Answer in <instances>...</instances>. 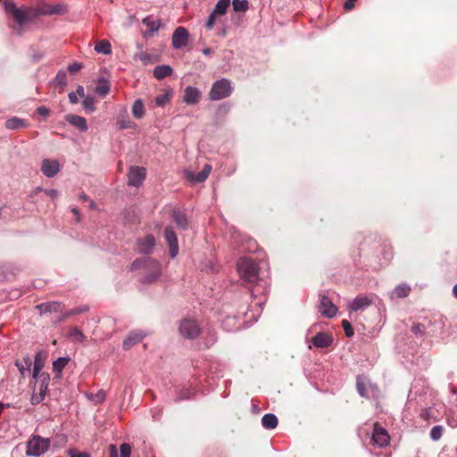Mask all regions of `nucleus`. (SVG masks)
<instances>
[{
    "mask_svg": "<svg viewBox=\"0 0 457 457\" xmlns=\"http://www.w3.org/2000/svg\"><path fill=\"white\" fill-rule=\"evenodd\" d=\"M4 6L6 12L11 13L19 24L31 21L42 15L59 14L65 12L62 5H51L45 3L38 4L36 6L18 8L14 3L5 2Z\"/></svg>",
    "mask_w": 457,
    "mask_h": 457,
    "instance_id": "f257e3e1",
    "label": "nucleus"
},
{
    "mask_svg": "<svg viewBox=\"0 0 457 457\" xmlns=\"http://www.w3.org/2000/svg\"><path fill=\"white\" fill-rule=\"evenodd\" d=\"M237 270L243 280L255 284L259 280V266L251 258L244 257L237 262Z\"/></svg>",
    "mask_w": 457,
    "mask_h": 457,
    "instance_id": "f03ea898",
    "label": "nucleus"
},
{
    "mask_svg": "<svg viewBox=\"0 0 457 457\" xmlns=\"http://www.w3.org/2000/svg\"><path fill=\"white\" fill-rule=\"evenodd\" d=\"M50 447V440L39 436H33L27 443V455L39 456Z\"/></svg>",
    "mask_w": 457,
    "mask_h": 457,
    "instance_id": "7ed1b4c3",
    "label": "nucleus"
},
{
    "mask_svg": "<svg viewBox=\"0 0 457 457\" xmlns=\"http://www.w3.org/2000/svg\"><path fill=\"white\" fill-rule=\"evenodd\" d=\"M231 94L230 81L221 79L213 83L210 92L209 98L212 101H218L228 97Z\"/></svg>",
    "mask_w": 457,
    "mask_h": 457,
    "instance_id": "20e7f679",
    "label": "nucleus"
},
{
    "mask_svg": "<svg viewBox=\"0 0 457 457\" xmlns=\"http://www.w3.org/2000/svg\"><path fill=\"white\" fill-rule=\"evenodd\" d=\"M180 335L188 339H193L200 335L201 328L195 320L184 319L180 321L179 328Z\"/></svg>",
    "mask_w": 457,
    "mask_h": 457,
    "instance_id": "39448f33",
    "label": "nucleus"
},
{
    "mask_svg": "<svg viewBox=\"0 0 457 457\" xmlns=\"http://www.w3.org/2000/svg\"><path fill=\"white\" fill-rule=\"evenodd\" d=\"M146 177V170L144 167L131 166L128 172V185L139 187Z\"/></svg>",
    "mask_w": 457,
    "mask_h": 457,
    "instance_id": "423d86ee",
    "label": "nucleus"
},
{
    "mask_svg": "<svg viewBox=\"0 0 457 457\" xmlns=\"http://www.w3.org/2000/svg\"><path fill=\"white\" fill-rule=\"evenodd\" d=\"M333 336L327 332H319L312 339V345H309L311 349L312 346L316 348H327L333 344Z\"/></svg>",
    "mask_w": 457,
    "mask_h": 457,
    "instance_id": "0eeeda50",
    "label": "nucleus"
},
{
    "mask_svg": "<svg viewBox=\"0 0 457 457\" xmlns=\"http://www.w3.org/2000/svg\"><path fill=\"white\" fill-rule=\"evenodd\" d=\"M371 439L374 445L384 447L389 444L390 436L385 428L376 424Z\"/></svg>",
    "mask_w": 457,
    "mask_h": 457,
    "instance_id": "6e6552de",
    "label": "nucleus"
},
{
    "mask_svg": "<svg viewBox=\"0 0 457 457\" xmlns=\"http://www.w3.org/2000/svg\"><path fill=\"white\" fill-rule=\"evenodd\" d=\"M319 312L327 318H333L337 313V307L328 297L322 295L319 304Z\"/></svg>",
    "mask_w": 457,
    "mask_h": 457,
    "instance_id": "1a4fd4ad",
    "label": "nucleus"
},
{
    "mask_svg": "<svg viewBox=\"0 0 457 457\" xmlns=\"http://www.w3.org/2000/svg\"><path fill=\"white\" fill-rule=\"evenodd\" d=\"M165 240L169 245L170 254L172 258L176 257L179 253V245L177 235L171 227H167L164 230Z\"/></svg>",
    "mask_w": 457,
    "mask_h": 457,
    "instance_id": "9d476101",
    "label": "nucleus"
},
{
    "mask_svg": "<svg viewBox=\"0 0 457 457\" xmlns=\"http://www.w3.org/2000/svg\"><path fill=\"white\" fill-rule=\"evenodd\" d=\"M231 1L230 0H219L215 5V8L212 14L210 15L206 26L212 27L213 26L214 20L217 16L224 15L227 12V9L229 7Z\"/></svg>",
    "mask_w": 457,
    "mask_h": 457,
    "instance_id": "9b49d317",
    "label": "nucleus"
},
{
    "mask_svg": "<svg viewBox=\"0 0 457 457\" xmlns=\"http://www.w3.org/2000/svg\"><path fill=\"white\" fill-rule=\"evenodd\" d=\"M36 309L39 312L40 315H43L51 312H62L64 309V306L61 302L51 301L37 304Z\"/></svg>",
    "mask_w": 457,
    "mask_h": 457,
    "instance_id": "f8f14e48",
    "label": "nucleus"
},
{
    "mask_svg": "<svg viewBox=\"0 0 457 457\" xmlns=\"http://www.w3.org/2000/svg\"><path fill=\"white\" fill-rule=\"evenodd\" d=\"M41 170L47 178H53L60 170V165L57 160L44 159L42 162Z\"/></svg>",
    "mask_w": 457,
    "mask_h": 457,
    "instance_id": "ddd939ff",
    "label": "nucleus"
},
{
    "mask_svg": "<svg viewBox=\"0 0 457 457\" xmlns=\"http://www.w3.org/2000/svg\"><path fill=\"white\" fill-rule=\"evenodd\" d=\"M201 98V92L196 87L188 86L184 90L183 101L189 105L196 104Z\"/></svg>",
    "mask_w": 457,
    "mask_h": 457,
    "instance_id": "4468645a",
    "label": "nucleus"
},
{
    "mask_svg": "<svg viewBox=\"0 0 457 457\" xmlns=\"http://www.w3.org/2000/svg\"><path fill=\"white\" fill-rule=\"evenodd\" d=\"M373 303L372 297L367 296V295H361L355 297L349 304V308L353 311L357 312L362 309H365L371 305Z\"/></svg>",
    "mask_w": 457,
    "mask_h": 457,
    "instance_id": "2eb2a0df",
    "label": "nucleus"
},
{
    "mask_svg": "<svg viewBox=\"0 0 457 457\" xmlns=\"http://www.w3.org/2000/svg\"><path fill=\"white\" fill-rule=\"evenodd\" d=\"M212 170V166L210 164H205L202 171H200L198 174H195L191 171H187L186 176L187 179L192 182H204L208 176L210 175Z\"/></svg>",
    "mask_w": 457,
    "mask_h": 457,
    "instance_id": "dca6fc26",
    "label": "nucleus"
},
{
    "mask_svg": "<svg viewBox=\"0 0 457 457\" xmlns=\"http://www.w3.org/2000/svg\"><path fill=\"white\" fill-rule=\"evenodd\" d=\"M155 245V238L153 235H147L137 242L138 251L142 253H149Z\"/></svg>",
    "mask_w": 457,
    "mask_h": 457,
    "instance_id": "f3484780",
    "label": "nucleus"
},
{
    "mask_svg": "<svg viewBox=\"0 0 457 457\" xmlns=\"http://www.w3.org/2000/svg\"><path fill=\"white\" fill-rule=\"evenodd\" d=\"M188 41L187 30H175L172 36V46L179 49L187 46Z\"/></svg>",
    "mask_w": 457,
    "mask_h": 457,
    "instance_id": "a211bd4d",
    "label": "nucleus"
},
{
    "mask_svg": "<svg viewBox=\"0 0 457 457\" xmlns=\"http://www.w3.org/2000/svg\"><path fill=\"white\" fill-rule=\"evenodd\" d=\"M65 120L72 126L78 128L80 131H86L87 129V120L84 117L69 114L65 117Z\"/></svg>",
    "mask_w": 457,
    "mask_h": 457,
    "instance_id": "6ab92c4d",
    "label": "nucleus"
},
{
    "mask_svg": "<svg viewBox=\"0 0 457 457\" xmlns=\"http://www.w3.org/2000/svg\"><path fill=\"white\" fill-rule=\"evenodd\" d=\"M144 337H145V336L143 334H141V333H131V334H129L128 336V337H126L123 340V344H122L123 349L124 350L130 349L134 345H136L138 343H140L143 340Z\"/></svg>",
    "mask_w": 457,
    "mask_h": 457,
    "instance_id": "aec40b11",
    "label": "nucleus"
},
{
    "mask_svg": "<svg viewBox=\"0 0 457 457\" xmlns=\"http://www.w3.org/2000/svg\"><path fill=\"white\" fill-rule=\"evenodd\" d=\"M42 377L44 378V379L42 380V383H41V386H40V394H39V395H33L31 397L32 404L39 403L41 401H43V399L45 397V393H46V388H47V383H48V380H49V376L47 374L43 373Z\"/></svg>",
    "mask_w": 457,
    "mask_h": 457,
    "instance_id": "412c9836",
    "label": "nucleus"
},
{
    "mask_svg": "<svg viewBox=\"0 0 457 457\" xmlns=\"http://www.w3.org/2000/svg\"><path fill=\"white\" fill-rule=\"evenodd\" d=\"M27 126L26 120L18 117L10 118L5 121V127L8 129H20Z\"/></svg>",
    "mask_w": 457,
    "mask_h": 457,
    "instance_id": "4be33fe9",
    "label": "nucleus"
},
{
    "mask_svg": "<svg viewBox=\"0 0 457 457\" xmlns=\"http://www.w3.org/2000/svg\"><path fill=\"white\" fill-rule=\"evenodd\" d=\"M172 73V68L169 65H159L154 70V76L157 79H162Z\"/></svg>",
    "mask_w": 457,
    "mask_h": 457,
    "instance_id": "5701e85b",
    "label": "nucleus"
},
{
    "mask_svg": "<svg viewBox=\"0 0 457 457\" xmlns=\"http://www.w3.org/2000/svg\"><path fill=\"white\" fill-rule=\"evenodd\" d=\"M172 219L179 228H180L182 229H185L187 228L188 220H187L186 214L182 213L181 212L173 211Z\"/></svg>",
    "mask_w": 457,
    "mask_h": 457,
    "instance_id": "b1692460",
    "label": "nucleus"
},
{
    "mask_svg": "<svg viewBox=\"0 0 457 457\" xmlns=\"http://www.w3.org/2000/svg\"><path fill=\"white\" fill-rule=\"evenodd\" d=\"M88 310H89V308L87 305L71 309L66 312L62 313V315L58 318L57 321L58 322L63 321L66 319H68L69 317L78 315V314H80L83 312H88Z\"/></svg>",
    "mask_w": 457,
    "mask_h": 457,
    "instance_id": "393cba45",
    "label": "nucleus"
},
{
    "mask_svg": "<svg viewBox=\"0 0 457 457\" xmlns=\"http://www.w3.org/2000/svg\"><path fill=\"white\" fill-rule=\"evenodd\" d=\"M70 358L69 357H60L53 363V370L54 372L56 373V376L58 378H61L62 371L64 369V367L69 363Z\"/></svg>",
    "mask_w": 457,
    "mask_h": 457,
    "instance_id": "a878e982",
    "label": "nucleus"
},
{
    "mask_svg": "<svg viewBox=\"0 0 457 457\" xmlns=\"http://www.w3.org/2000/svg\"><path fill=\"white\" fill-rule=\"evenodd\" d=\"M262 423L265 428H275L278 425V419L274 414H265L262 419Z\"/></svg>",
    "mask_w": 457,
    "mask_h": 457,
    "instance_id": "bb28decb",
    "label": "nucleus"
},
{
    "mask_svg": "<svg viewBox=\"0 0 457 457\" xmlns=\"http://www.w3.org/2000/svg\"><path fill=\"white\" fill-rule=\"evenodd\" d=\"M44 367V361L41 358L40 353H37L34 360V369H33V378H37V377L42 378V380L44 378L42 377V374H40L41 370Z\"/></svg>",
    "mask_w": 457,
    "mask_h": 457,
    "instance_id": "cd10ccee",
    "label": "nucleus"
},
{
    "mask_svg": "<svg viewBox=\"0 0 457 457\" xmlns=\"http://www.w3.org/2000/svg\"><path fill=\"white\" fill-rule=\"evenodd\" d=\"M133 116L137 119H141L145 115V107L142 100L137 99L134 102L132 106Z\"/></svg>",
    "mask_w": 457,
    "mask_h": 457,
    "instance_id": "c85d7f7f",
    "label": "nucleus"
},
{
    "mask_svg": "<svg viewBox=\"0 0 457 457\" xmlns=\"http://www.w3.org/2000/svg\"><path fill=\"white\" fill-rule=\"evenodd\" d=\"M95 50L97 53H102L104 54H109L112 52L111 44L108 40L103 39L97 42L95 46Z\"/></svg>",
    "mask_w": 457,
    "mask_h": 457,
    "instance_id": "c756f323",
    "label": "nucleus"
},
{
    "mask_svg": "<svg viewBox=\"0 0 457 457\" xmlns=\"http://www.w3.org/2000/svg\"><path fill=\"white\" fill-rule=\"evenodd\" d=\"M230 4L236 12H245L249 8L248 0H233Z\"/></svg>",
    "mask_w": 457,
    "mask_h": 457,
    "instance_id": "7c9ffc66",
    "label": "nucleus"
},
{
    "mask_svg": "<svg viewBox=\"0 0 457 457\" xmlns=\"http://www.w3.org/2000/svg\"><path fill=\"white\" fill-rule=\"evenodd\" d=\"M110 91V84L109 82L104 79H101L98 80V84H97V87L96 88V92L102 96H106Z\"/></svg>",
    "mask_w": 457,
    "mask_h": 457,
    "instance_id": "2f4dec72",
    "label": "nucleus"
},
{
    "mask_svg": "<svg viewBox=\"0 0 457 457\" xmlns=\"http://www.w3.org/2000/svg\"><path fill=\"white\" fill-rule=\"evenodd\" d=\"M143 24L148 27V29H160L163 26L159 19L153 16L145 18L143 20Z\"/></svg>",
    "mask_w": 457,
    "mask_h": 457,
    "instance_id": "473e14b6",
    "label": "nucleus"
},
{
    "mask_svg": "<svg viewBox=\"0 0 457 457\" xmlns=\"http://www.w3.org/2000/svg\"><path fill=\"white\" fill-rule=\"evenodd\" d=\"M411 291V287L406 284H402L396 287L393 294L399 298L406 297Z\"/></svg>",
    "mask_w": 457,
    "mask_h": 457,
    "instance_id": "72a5a7b5",
    "label": "nucleus"
},
{
    "mask_svg": "<svg viewBox=\"0 0 457 457\" xmlns=\"http://www.w3.org/2000/svg\"><path fill=\"white\" fill-rule=\"evenodd\" d=\"M70 337L72 338L73 341L76 342H84L86 339V337L83 334V332L77 327H74L71 329Z\"/></svg>",
    "mask_w": 457,
    "mask_h": 457,
    "instance_id": "f704fd0d",
    "label": "nucleus"
},
{
    "mask_svg": "<svg viewBox=\"0 0 457 457\" xmlns=\"http://www.w3.org/2000/svg\"><path fill=\"white\" fill-rule=\"evenodd\" d=\"M357 391L362 397H367V387H366V381L364 378L358 377L357 378Z\"/></svg>",
    "mask_w": 457,
    "mask_h": 457,
    "instance_id": "c9c22d12",
    "label": "nucleus"
},
{
    "mask_svg": "<svg viewBox=\"0 0 457 457\" xmlns=\"http://www.w3.org/2000/svg\"><path fill=\"white\" fill-rule=\"evenodd\" d=\"M170 99V93L166 92L164 94L159 95L155 98V103L159 106H163L166 104Z\"/></svg>",
    "mask_w": 457,
    "mask_h": 457,
    "instance_id": "e433bc0d",
    "label": "nucleus"
},
{
    "mask_svg": "<svg viewBox=\"0 0 457 457\" xmlns=\"http://www.w3.org/2000/svg\"><path fill=\"white\" fill-rule=\"evenodd\" d=\"M443 435V428L441 426H435L430 431V437L436 441L441 438Z\"/></svg>",
    "mask_w": 457,
    "mask_h": 457,
    "instance_id": "4c0bfd02",
    "label": "nucleus"
},
{
    "mask_svg": "<svg viewBox=\"0 0 457 457\" xmlns=\"http://www.w3.org/2000/svg\"><path fill=\"white\" fill-rule=\"evenodd\" d=\"M24 363H25V366L21 364L19 361L16 362V365L21 374L22 377L25 376V371L26 370H29V367L31 365V361L29 360V358H25L24 359Z\"/></svg>",
    "mask_w": 457,
    "mask_h": 457,
    "instance_id": "58836bf2",
    "label": "nucleus"
},
{
    "mask_svg": "<svg viewBox=\"0 0 457 457\" xmlns=\"http://www.w3.org/2000/svg\"><path fill=\"white\" fill-rule=\"evenodd\" d=\"M95 98L92 97V96H87L85 97V99L83 100V106L85 109L87 110H89V111H94L95 110Z\"/></svg>",
    "mask_w": 457,
    "mask_h": 457,
    "instance_id": "ea45409f",
    "label": "nucleus"
},
{
    "mask_svg": "<svg viewBox=\"0 0 457 457\" xmlns=\"http://www.w3.org/2000/svg\"><path fill=\"white\" fill-rule=\"evenodd\" d=\"M342 327L344 328V331L347 337H351L353 336V327L351 325V323L346 320H344L342 321Z\"/></svg>",
    "mask_w": 457,
    "mask_h": 457,
    "instance_id": "a19ab883",
    "label": "nucleus"
},
{
    "mask_svg": "<svg viewBox=\"0 0 457 457\" xmlns=\"http://www.w3.org/2000/svg\"><path fill=\"white\" fill-rule=\"evenodd\" d=\"M120 457H130L131 454V447L129 444L124 443L120 447Z\"/></svg>",
    "mask_w": 457,
    "mask_h": 457,
    "instance_id": "79ce46f5",
    "label": "nucleus"
},
{
    "mask_svg": "<svg viewBox=\"0 0 457 457\" xmlns=\"http://www.w3.org/2000/svg\"><path fill=\"white\" fill-rule=\"evenodd\" d=\"M357 0H346L344 4V9L347 12L352 11L356 4Z\"/></svg>",
    "mask_w": 457,
    "mask_h": 457,
    "instance_id": "37998d69",
    "label": "nucleus"
},
{
    "mask_svg": "<svg viewBox=\"0 0 457 457\" xmlns=\"http://www.w3.org/2000/svg\"><path fill=\"white\" fill-rule=\"evenodd\" d=\"M69 455L70 457H90L88 453L77 452L76 450H70Z\"/></svg>",
    "mask_w": 457,
    "mask_h": 457,
    "instance_id": "c03bdc74",
    "label": "nucleus"
},
{
    "mask_svg": "<svg viewBox=\"0 0 457 457\" xmlns=\"http://www.w3.org/2000/svg\"><path fill=\"white\" fill-rule=\"evenodd\" d=\"M82 68L81 63L79 62H74L71 65H69L68 70L71 73H75L79 71Z\"/></svg>",
    "mask_w": 457,
    "mask_h": 457,
    "instance_id": "a18cd8bd",
    "label": "nucleus"
},
{
    "mask_svg": "<svg viewBox=\"0 0 457 457\" xmlns=\"http://www.w3.org/2000/svg\"><path fill=\"white\" fill-rule=\"evenodd\" d=\"M37 113L39 115L46 116V117L48 116L49 113H50L49 109L46 108V106H39V107H37Z\"/></svg>",
    "mask_w": 457,
    "mask_h": 457,
    "instance_id": "49530a36",
    "label": "nucleus"
},
{
    "mask_svg": "<svg viewBox=\"0 0 457 457\" xmlns=\"http://www.w3.org/2000/svg\"><path fill=\"white\" fill-rule=\"evenodd\" d=\"M145 263L148 264L149 266L153 267L155 270V277L154 278H156L160 275V268L156 262H152V261H145Z\"/></svg>",
    "mask_w": 457,
    "mask_h": 457,
    "instance_id": "de8ad7c7",
    "label": "nucleus"
},
{
    "mask_svg": "<svg viewBox=\"0 0 457 457\" xmlns=\"http://www.w3.org/2000/svg\"><path fill=\"white\" fill-rule=\"evenodd\" d=\"M110 457H118V452L114 445L109 446Z\"/></svg>",
    "mask_w": 457,
    "mask_h": 457,
    "instance_id": "09e8293b",
    "label": "nucleus"
},
{
    "mask_svg": "<svg viewBox=\"0 0 457 457\" xmlns=\"http://www.w3.org/2000/svg\"><path fill=\"white\" fill-rule=\"evenodd\" d=\"M56 79H58L60 83L64 84L65 79H66V74L64 72H58V74L56 76Z\"/></svg>",
    "mask_w": 457,
    "mask_h": 457,
    "instance_id": "8fccbe9b",
    "label": "nucleus"
},
{
    "mask_svg": "<svg viewBox=\"0 0 457 457\" xmlns=\"http://www.w3.org/2000/svg\"><path fill=\"white\" fill-rule=\"evenodd\" d=\"M69 99H70L71 103L76 104L78 102L77 94L74 93V92L70 93L69 94Z\"/></svg>",
    "mask_w": 457,
    "mask_h": 457,
    "instance_id": "3c124183",
    "label": "nucleus"
},
{
    "mask_svg": "<svg viewBox=\"0 0 457 457\" xmlns=\"http://www.w3.org/2000/svg\"><path fill=\"white\" fill-rule=\"evenodd\" d=\"M71 212H72V213L76 216V220H77V222H79V221L81 220V215H80V213H79V210H78V209H76V208H73V209L71 210Z\"/></svg>",
    "mask_w": 457,
    "mask_h": 457,
    "instance_id": "603ef678",
    "label": "nucleus"
},
{
    "mask_svg": "<svg viewBox=\"0 0 457 457\" xmlns=\"http://www.w3.org/2000/svg\"><path fill=\"white\" fill-rule=\"evenodd\" d=\"M76 94L80 96L81 97L84 96V88L81 86H79L76 91Z\"/></svg>",
    "mask_w": 457,
    "mask_h": 457,
    "instance_id": "864d4df0",
    "label": "nucleus"
},
{
    "mask_svg": "<svg viewBox=\"0 0 457 457\" xmlns=\"http://www.w3.org/2000/svg\"><path fill=\"white\" fill-rule=\"evenodd\" d=\"M47 194H48V195H50L51 197H55V196H57L58 192H57V190H55V189H50V190H48V191H47Z\"/></svg>",
    "mask_w": 457,
    "mask_h": 457,
    "instance_id": "5fc2aeb1",
    "label": "nucleus"
},
{
    "mask_svg": "<svg viewBox=\"0 0 457 457\" xmlns=\"http://www.w3.org/2000/svg\"><path fill=\"white\" fill-rule=\"evenodd\" d=\"M369 387H370L372 391H376V392H377V391L378 390V386H377V385H375V384H371V383H370V384H369Z\"/></svg>",
    "mask_w": 457,
    "mask_h": 457,
    "instance_id": "6e6d98bb",
    "label": "nucleus"
},
{
    "mask_svg": "<svg viewBox=\"0 0 457 457\" xmlns=\"http://www.w3.org/2000/svg\"><path fill=\"white\" fill-rule=\"evenodd\" d=\"M129 123H127V122H120V129H127V128H129Z\"/></svg>",
    "mask_w": 457,
    "mask_h": 457,
    "instance_id": "4d7b16f0",
    "label": "nucleus"
},
{
    "mask_svg": "<svg viewBox=\"0 0 457 457\" xmlns=\"http://www.w3.org/2000/svg\"><path fill=\"white\" fill-rule=\"evenodd\" d=\"M89 207L90 209H96V204L94 201H90V204H89Z\"/></svg>",
    "mask_w": 457,
    "mask_h": 457,
    "instance_id": "13d9d810",
    "label": "nucleus"
},
{
    "mask_svg": "<svg viewBox=\"0 0 457 457\" xmlns=\"http://www.w3.org/2000/svg\"><path fill=\"white\" fill-rule=\"evenodd\" d=\"M453 294L457 298V284L453 287Z\"/></svg>",
    "mask_w": 457,
    "mask_h": 457,
    "instance_id": "bf43d9fd",
    "label": "nucleus"
},
{
    "mask_svg": "<svg viewBox=\"0 0 457 457\" xmlns=\"http://www.w3.org/2000/svg\"><path fill=\"white\" fill-rule=\"evenodd\" d=\"M203 53H204L205 55H208V54H210L211 50H210V48H205V49H204V50H203Z\"/></svg>",
    "mask_w": 457,
    "mask_h": 457,
    "instance_id": "052dcab7",
    "label": "nucleus"
},
{
    "mask_svg": "<svg viewBox=\"0 0 457 457\" xmlns=\"http://www.w3.org/2000/svg\"><path fill=\"white\" fill-rule=\"evenodd\" d=\"M137 265H138V262L137 261L134 262L132 264V269H136L137 267Z\"/></svg>",
    "mask_w": 457,
    "mask_h": 457,
    "instance_id": "680f3d73",
    "label": "nucleus"
},
{
    "mask_svg": "<svg viewBox=\"0 0 457 457\" xmlns=\"http://www.w3.org/2000/svg\"><path fill=\"white\" fill-rule=\"evenodd\" d=\"M79 197L85 201L87 200V196L86 195H81Z\"/></svg>",
    "mask_w": 457,
    "mask_h": 457,
    "instance_id": "e2e57ef3",
    "label": "nucleus"
},
{
    "mask_svg": "<svg viewBox=\"0 0 457 457\" xmlns=\"http://www.w3.org/2000/svg\"><path fill=\"white\" fill-rule=\"evenodd\" d=\"M98 398H100L101 400H104V395H98Z\"/></svg>",
    "mask_w": 457,
    "mask_h": 457,
    "instance_id": "0e129e2a",
    "label": "nucleus"
},
{
    "mask_svg": "<svg viewBox=\"0 0 457 457\" xmlns=\"http://www.w3.org/2000/svg\"><path fill=\"white\" fill-rule=\"evenodd\" d=\"M98 398H100L101 400H104V395H98Z\"/></svg>",
    "mask_w": 457,
    "mask_h": 457,
    "instance_id": "69168bd1",
    "label": "nucleus"
}]
</instances>
